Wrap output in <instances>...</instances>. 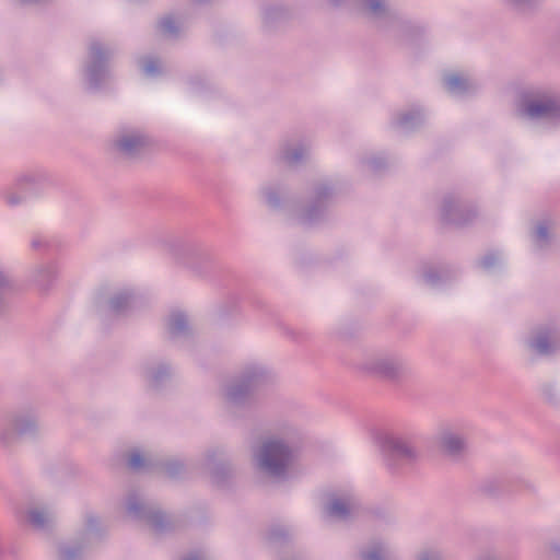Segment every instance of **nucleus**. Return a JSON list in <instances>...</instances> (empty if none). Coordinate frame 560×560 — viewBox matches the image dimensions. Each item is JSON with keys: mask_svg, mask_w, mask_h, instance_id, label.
<instances>
[{"mask_svg": "<svg viewBox=\"0 0 560 560\" xmlns=\"http://www.w3.org/2000/svg\"><path fill=\"white\" fill-rule=\"evenodd\" d=\"M424 280L428 284L434 285L440 280V276L435 271L429 270L424 273Z\"/></svg>", "mask_w": 560, "mask_h": 560, "instance_id": "f704fd0d", "label": "nucleus"}, {"mask_svg": "<svg viewBox=\"0 0 560 560\" xmlns=\"http://www.w3.org/2000/svg\"><path fill=\"white\" fill-rule=\"evenodd\" d=\"M128 465L131 469L138 470L144 466V458L139 452H132Z\"/></svg>", "mask_w": 560, "mask_h": 560, "instance_id": "cd10ccee", "label": "nucleus"}, {"mask_svg": "<svg viewBox=\"0 0 560 560\" xmlns=\"http://www.w3.org/2000/svg\"><path fill=\"white\" fill-rule=\"evenodd\" d=\"M445 84L451 93L463 94L472 88L470 81L459 74H451L445 78Z\"/></svg>", "mask_w": 560, "mask_h": 560, "instance_id": "a211bd4d", "label": "nucleus"}, {"mask_svg": "<svg viewBox=\"0 0 560 560\" xmlns=\"http://www.w3.org/2000/svg\"><path fill=\"white\" fill-rule=\"evenodd\" d=\"M418 560H443V558L439 550L428 549L419 553Z\"/></svg>", "mask_w": 560, "mask_h": 560, "instance_id": "c756f323", "label": "nucleus"}, {"mask_svg": "<svg viewBox=\"0 0 560 560\" xmlns=\"http://www.w3.org/2000/svg\"><path fill=\"white\" fill-rule=\"evenodd\" d=\"M168 331L172 337L185 336L189 331L187 317L182 312H174L170 316Z\"/></svg>", "mask_w": 560, "mask_h": 560, "instance_id": "f3484780", "label": "nucleus"}, {"mask_svg": "<svg viewBox=\"0 0 560 560\" xmlns=\"http://www.w3.org/2000/svg\"><path fill=\"white\" fill-rule=\"evenodd\" d=\"M143 72L149 75V77H153V75H156L161 72V67H160V62L158 59L155 58H147L143 62Z\"/></svg>", "mask_w": 560, "mask_h": 560, "instance_id": "bb28decb", "label": "nucleus"}, {"mask_svg": "<svg viewBox=\"0 0 560 560\" xmlns=\"http://www.w3.org/2000/svg\"><path fill=\"white\" fill-rule=\"evenodd\" d=\"M498 262V257L495 254L493 253H490L488 255H486L481 260H480V265L483 269L488 270L490 268H492L493 266H495V264Z\"/></svg>", "mask_w": 560, "mask_h": 560, "instance_id": "2f4dec72", "label": "nucleus"}, {"mask_svg": "<svg viewBox=\"0 0 560 560\" xmlns=\"http://www.w3.org/2000/svg\"><path fill=\"white\" fill-rule=\"evenodd\" d=\"M369 163L373 171H378L385 166V160L383 158H374Z\"/></svg>", "mask_w": 560, "mask_h": 560, "instance_id": "e433bc0d", "label": "nucleus"}, {"mask_svg": "<svg viewBox=\"0 0 560 560\" xmlns=\"http://www.w3.org/2000/svg\"><path fill=\"white\" fill-rule=\"evenodd\" d=\"M161 32L165 35L176 36L178 34V27L172 16H165L159 22Z\"/></svg>", "mask_w": 560, "mask_h": 560, "instance_id": "393cba45", "label": "nucleus"}, {"mask_svg": "<svg viewBox=\"0 0 560 560\" xmlns=\"http://www.w3.org/2000/svg\"><path fill=\"white\" fill-rule=\"evenodd\" d=\"M520 113L532 119L558 122L560 121V96L551 91H539L524 102Z\"/></svg>", "mask_w": 560, "mask_h": 560, "instance_id": "20e7f679", "label": "nucleus"}, {"mask_svg": "<svg viewBox=\"0 0 560 560\" xmlns=\"http://www.w3.org/2000/svg\"><path fill=\"white\" fill-rule=\"evenodd\" d=\"M555 549H556L558 552H560V548H559V547H555Z\"/></svg>", "mask_w": 560, "mask_h": 560, "instance_id": "37998d69", "label": "nucleus"}, {"mask_svg": "<svg viewBox=\"0 0 560 560\" xmlns=\"http://www.w3.org/2000/svg\"><path fill=\"white\" fill-rule=\"evenodd\" d=\"M364 3L369 11L375 15H380L384 11L383 0H364Z\"/></svg>", "mask_w": 560, "mask_h": 560, "instance_id": "c85d7f7f", "label": "nucleus"}, {"mask_svg": "<svg viewBox=\"0 0 560 560\" xmlns=\"http://www.w3.org/2000/svg\"><path fill=\"white\" fill-rule=\"evenodd\" d=\"M212 462H213V455L212 454H209L208 457H207V468L209 469L211 476L213 477V479L215 481H219L218 479V474H219V467H215L212 465Z\"/></svg>", "mask_w": 560, "mask_h": 560, "instance_id": "72a5a7b5", "label": "nucleus"}, {"mask_svg": "<svg viewBox=\"0 0 560 560\" xmlns=\"http://www.w3.org/2000/svg\"><path fill=\"white\" fill-rule=\"evenodd\" d=\"M331 195L332 191L330 187L325 185L317 187L314 202L304 211L301 217V222L303 224H311L317 221L320 218V214L326 207V202L331 197Z\"/></svg>", "mask_w": 560, "mask_h": 560, "instance_id": "ddd939ff", "label": "nucleus"}, {"mask_svg": "<svg viewBox=\"0 0 560 560\" xmlns=\"http://www.w3.org/2000/svg\"><path fill=\"white\" fill-rule=\"evenodd\" d=\"M12 289V281L9 276L0 268V293Z\"/></svg>", "mask_w": 560, "mask_h": 560, "instance_id": "473e14b6", "label": "nucleus"}, {"mask_svg": "<svg viewBox=\"0 0 560 560\" xmlns=\"http://www.w3.org/2000/svg\"><path fill=\"white\" fill-rule=\"evenodd\" d=\"M9 202H10V203H12V205H14V203H16V202H18V200H16L15 198H10V199H9Z\"/></svg>", "mask_w": 560, "mask_h": 560, "instance_id": "a19ab883", "label": "nucleus"}, {"mask_svg": "<svg viewBox=\"0 0 560 560\" xmlns=\"http://www.w3.org/2000/svg\"><path fill=\"white\" fill-rule=\"evenodd\" d=\"M529 347L540 355L552 354L560 348V332L551 328L541 329L529 341Z\"/></svg>", "mask_w": 560, "mask_h": 560, "instance_id": "9b49d317", "label": "nucleus"}, {"mask_svg": "<svg viewBox=\"0 0 560 560\" xmlns=\"http://www.w3.org/2000/svg\"><path fill=\"white\" fill-rule=\"evenodd\" d=\"M38 431V420L32 408L7 411L0 415V443H12L15 435H34Z\"/></svg>", "mask_w": 560, "mask_h": 560, "instance_id": "7ed1b4c3", "label": "nucleus"}, {"mask_svg": "<svg viewBox=\"0 0 560 560\" xmlns=\"http://www.w3.org/2000/svg\"><path fill=\"white\" fill-rule=\"evenodd\" d=\"M440 451L452 459H460L468 451V442L464 434L452 429H444L438 436Z\"/></svg>", "mask_w": 560, "mask_h": 560, "instance_id": "1a4fd4ad", "label": "nucleus"}, {"mask_svg": "<svg viewBox=\"0 0 560 560\" xmlns=\"http://www.w3.org/2000/svg\"><path fill=\"white\" fill-rule=\"evenodd\" d=\"M27 522L35 530H47L54 524V516L46 509L33 508L27 512Z\"/></svg>", "mask_w": 560, "mask_h": 560, "instance_id": "2eb2a0df", "label": "nucleus"}, {"mask_svg": "<svg viewBox=\"0 0 560 560\" xmlns=\"http://www.w3.org/2000/svg\"><path fill=\"white\" fill-rule=\"evenodd\" d=\"M170 376L168 368L161 365L150 375L151 386L158 387L165 378Z\"/></svg>", "mask_w": 560, "mask_h": 560, "instance_id": "a878e982", "label": "nucleus"}, {"mask_svg": "<svg viewBox=\"0 0 560 560\" xmlns=\"http://www.w3.org/2000/svg\"><path fill=\"white\" fill-rule=\"evenodd\" d=\"M360 369L378 377L395 380L406 372V364L396 355L374 354L368 357Z\"/></svg>", "mask_w": 560, "mask_h": 560, "instance_id": "0eeeda50", "label": "nucleus"}, {"mask_svg": "<svg viewBox=\"0 0 560 560\" xmlns=\"http://www.w3.org/2000/svg\"><path fill=\"white\" fill-rule=\"evenodd\" d=\"M131 301V293L127 291L120 292L109 301V308L114 314H121L130 306Z\"/></svg>", "mask_w": 560, "mask_h": 560, "instance_id": "aec40b11", "label": "nucleus"}, {"mask_svg": "<svg viewBox=\"0 0 560 560\" xmlns=\"http://www.w3.org/2000/svg\"><path fill=\"white\" fill-rule=\"evenodd\" d=\"M265 378V371L258 365L245 369L240 380L230 385L225 393L228 404L238 406L245 404L253 392Z\"/></svg>", "mask_w": 560, "mask_h": 560, "instance_id": "39448f33", "label": "nucleus"}, {"mask_svg": "<svg viewBox=\"0 0 560 560\" xmlns=\"http://www.w3.org/2000/svg\"><path fill=\"white\" fill-rule=\"evenodd\" d=\"M39 245H40V243H39V241H38V240H33V241H32V246H33L34 248H37Z\"/></svg>", "mask_w": 560, "mask_h": 560, "instance_id": "ea45409f", "label": "nucleus"}, {"mask_svg": "<svg viewBox=\"0 0 560 560\" xmlns=\"http://www.w3.org/2000/svg\"><path fill=\"white\" fill-rule=\"evenodd\" d=\"M148 145V138L140 131H129L121 135L116 141V149L128 158H133Z\"/></svg>", "mask_w": 560, "mask_h": 560, "instance_id": "f8f14e48", "label": "nucleus"}, {"mask_svg": "<svg viewBox=\"0 0 560 560\" xmlns=\"http://www.w3.org/2000/svg\"><path fill=\"white\" fill-rule=\"evenodd\" d=\"M97 520L95 517H90L88 521V527L89 529H93L96 527Z\"/></svg>", "mask_w": 560, "mask_h": 560, "instance_id": "58836bf2", "label": "nucleus"}, {"mask_svg": "<svg viewBox=\"0 0 560 560\" xmlns=\"http://www.w3.org/2000/svg\"><path fill=\"white\" fill-rule=\"evenodd\" d=\"M362 560H386L387 552L381 544H373L368 550L361 552Z\"/></svg>", "mask_w": 560, "mask_h": 560, "instance_id": "4be33fe9", "label": "nucleus"}, {"mask_svg": "<svg viewBox=\"0 0 560 560\" xmlns=\"http://www.w3.org/2000/svg\"><path fill=\"white\" fill-rule=\"evenodd\" d=\"M422 122V115L420 110H411L405 114H401L396 124L402 130H410L417 127Z\"/></svg>", "mask_w": 560, "mask_h": 560, "instance_id": "6ab92c4d", "label": "nucleus"}, {"mask_svg": "<svg viewBox=\"0 0 560 560\" xmlns=\"http://www.w3.org/2000/svg\"><path fill=\"white\" fill-rule=\"evenodd\" d=\"M266 199L271 207H278L280 205L277 194L272 190L266 192Z\"/></svg>", "mask_w": 560, "mask_h": 560, "instance_id": "c9c22d12", "label": "nucleus"}, {"mask_svg": "<svg viewBox=\"0 0 560 560\" xmlns=\"http://www.w3.org/2000/svg\"><path fill=\"white\" fill-rule=\"evenodd\" d=\"M57 270L55 265H42L34 271V280L43 290H47L56 278Z\"/></svg>", "mask_w": 560, "mask_h": 560, "instance_id": "dca6fc26", "label": "nucleus"}, {"mask_svg": "<svg viewBox=\"0 0 560 560\" xmlns=\"http://www.w3.org/2000/svg\"><path fill=\"white\" fill-rule=\"evenodd\" d=\"M378 443L387 457V466L398 471L404 466H410L418 459V451L411 439L398 433L380 435Z\"/></svg>", "mask_w": 560, "mask_h": 560, "instance_id": "f03ea898", "label": "nucleus"}, {"mask_svg": "<svg viewBox=\"0 0 560 560\" xmlns=\"http://www.w3.org/2000/svg\"><path fill=\"white\" fill-rule=\"evenodd\" d=\"M535 242L538 248H544L549 242V232L547 222H540L535 231Z\"/></svg>", "mask_w": 560, "mask_h": 560, "instance_id": "b1692460", "label": "nucleus"}, {"mask_svg": "<svg viewBox=\"0 0 560 560\" xmlns=\"http://www.w3.org/2000/svg\"><path fill=\"white\" fill-rule=\"evenodd\" d=\"M358 509L359 503L355 498L347 494L331 498L325 511L331 518L347 521L357 513Z\"/></svg>", "mask_w": 560, "mask_h": 560, "instance_id": "9d476101", "label": "nucleus"}, {"mask_svg": "<svg viewBox=\"0 0 560 560\" xmlns=\"http://www.w3.org/2000/svg\"><path fill=\"white\" fill-rule=\"evenodd\" d=\"M112 51L106 49L98 40L91 42L89 46V62L86 65V78L92 90H96L109 78L107 61Z\"/></svg>", "mask_w": 560, "mask_h": 560, "instance_id": "423d86ee", "label": "nucleus"}, {"mask_svg": "<svg viewBox=\"0 0 560 560\" xmlns=\"http://www.w3.org/2000/svg\"><path fill=\"white\" fill-rule=\"evenodd\" d=\"M441 215L443 221L456 225H464L469 222V217L464 215L460 206L453 197L444 199Z\"/></svg>", "mask_w": 560, "mask_h": 560, "instance_id": "4468645a", "label": "nucleus"}, {"mask_svg": "<svg viewBox=\"0 0 560 560\" xmlns=\"http://www.w3.org/2000/svg\"><path fill=\"white\" fill-rule=\"evenodd\" d=\"M306 155V149L303 145H299L294 149L284 148L281 152V159L288 164V165H296Z\"/></svg>", "mask_w": 560, "mask_h": 560, "instance_id": "412c9836", "label": "nucleus"}, {"mask_svg": "<svg viewBox=\"0 0 560 560\" xmlns=\"http://www.w3.org/2000/svg\"><path fill=\"white\" fill-rule=\"evenodd\" d=\"M82 557V547L78 545H63L59 548L60 560H80Z\"/></svg>", "mask_w": 560, "mask_h": 560, "instance_id": "5701e85b", "label": "nucleus"}, {"mask_svg": "<svg viewBox=\"0 0 560 560\" xmlns=\"http://www.w3.org/2000/svg\"><path fill=\"white\" fill-rule=\"evenodd\" d=\"M254 458L264 474L277 480H284L290 474L294 454L281 439L269 438L255 451Z\"/></svg>", "mask_w": 560, "mask_h": 560, "instance_id": "f257e3e1", "label": "nucleus"}, {"mask_svg": "<svg viewBox=\"0 0 560 560\" xmlns=\"http://www.w3.org/2000/svg\"><path fill=\"white\" fill-rule=\"evenodd\" d=\"M342 0H331L335 5H338Z\"/></svg>", "mask_w": 560, "mask_h": 560, "instance_id": "79ce46f5", "label": "nucleus"}, {"mask_svg": "<svg viewBox=\"0 0 560 560\" xmlns=\"http://www.w3.org/2000/svg\"><path fill=\"white\" fill-rule=\"evenodd\" d=\"M182 469H183V464L177 460L168 462L165 465V472L170 477H176L182 471Z\"/></svg>", "mask_w": 560, "mask_h": 560, "instance_id": "7c9ffc66", "label": "nucleus"}, {"mask_svg": "<svg viewBox=\"0 0 560 560\" xmlns=\"http://www.w3.org/2000/svg\"><path fill=\"white\" fill-rule=\"evenodd\" d=\"M285 534L282 529H272L270 533H269V539L270 540H278L279 538L281 537H284Z\"/></svg>", "mask_w": 560, "mask_h": 560, "instance_id": "4c0bfd02", "label": "nucleus"}, {"mask_svg": "<svg viewBox=\"0 0 560 560\" xmlns=\"http://www.w3.org/2000/svg\"><path fill=\"white\" fill-rule=\"evenodd\" d=\"M127 511L136 520H144L155 533H164L170 528V521L162 512L143 504L136 494L127 500Z\"/></svg>", "mask_w": 560, "mask_h": 560, "instance_id": "6e6552de", "label": "nucleus"}]
</instances>
